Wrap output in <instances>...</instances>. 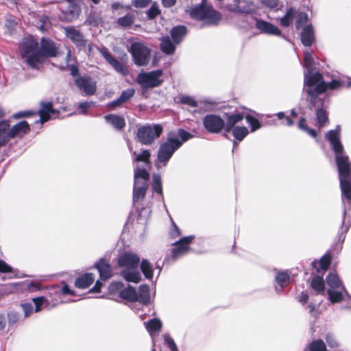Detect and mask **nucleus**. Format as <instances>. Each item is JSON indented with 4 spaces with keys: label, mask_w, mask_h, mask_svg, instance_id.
Instances as JSON below:
<instances>
[{
    "label": "nucleus",
    "mask_w": 351,
    "mask_h": 351,
    "mask_svg": "<svg viewBox=\"0 0 351 351\" xmlns=\"http://www.w3.org/2000/svg\"><path fill=\"white\" fill-rule=\"evenodd\" d=\"M326 139L330 143L335 154V160L338 170L342 196L351 200V162L341 141V127L337 125L334 130L328 131Z\"/></svg>",
    "instance_id": "1"
},
{
    "label": "nucleus",
    "mask_w": 351,
    "mask_h": 351,
    "mask_svg": "<svg viewBox=\"0 0 351 351\" xmlns=\"http://www.w3.org/2000/svg\"><path fill=\"white\" fill-rule=\"evenodd\" d=\"M193 137V134L182 128L178 130L177 136L173 132H169L166 141L160 145L157 153V160L154 163L155 167L158 169L166 167L174 153L182 147L183 143Z\"/></svg>",
    "instance_id": "2"
},
{
    "label": "nucleus",
    "mask_w": 351,
    "mask_h": 351,
    "mask_svg": "<svg viewBox=\"0 0 351 351\" xmlns=\"http://www.w3.org/2000/svg\"><path fill=\"white\" fill-rule=\"evenodd\" d=\"M149 173L145 168L136 167L134 172V185L132 191V202L134 207L145 198L149 188Z\"/></svg>",
    "instance_id": "3"
},
{
    "label": "nucleus",
    "mask_w": 351,
    "mask_h": 351,
    "mask_svg": "<svg viewBox=\"0 0 351 351\" xmlns=\"http://www.w3.org/2000/svg\"><path fill=\"white\" fill-rule=\"evenodd\" d=\"M351 87V79L349 77H338L332 78L330 82H325L322 74L311 87V93L317 96L326 97L324 95L328 90H338L342 87Z\"/></svg>",
    "instance_id": "4"
},
{
    "label": "nucleus",
    "mask_w": 351,
    "mask_h": 351,
    "mask_svg": "<svg viewBox=\"0 0 351 351\" xmlns=\"http://www.w3.org/2000/svg\"><path fill=\"white\" fill-rule=\"evenodd\" d=\"M303 94L305 95V100L308 103V108L315 112L317 124L319 127H322L328 121L326 97L315 95L311 93V91L305 92Z\"/></svg>",
    "instance_id": "5"
},
{
    "label": "nucleus",
    "mask_w": 351,
    "mask_h": 351,
    "mask_svg": "<svg viewBox=\"0 0 351 351\" xmlns=\"http://www.w3.org/2000/svg\"><path fill=\"white\" fill-rule=\"evenodd\" d=\"M21 55L26 59V63L32 69H37L38 64L44 62L38 43L34 40H29L22 45Z\"/></svg>",
    "instance_id": "6"
},
{
    "label": "nucleus",
    "mask_w": 351,
    "mask_h": 351,
    "mask_svg": "<svg viewBox=\"0 0 351 351\" xmlns=\"http://www.w3.org/2000/svg\"><path fill=\"white\" fill-rule=\"evenodd\" d=\"M304 62L306 71L304 73L302 93L311 91V87L317 80L320 78L322 74L319 71H316L313 58L308 51L304 52Z\"/></svg>",
    "instance_id": "7"
},
{
    "label": "nucleus",
    "mask_w": 351,
    "mask_h": 351,
    "mask_svg": "<svg viewBox=\"0 0 351 351\" xmlns=\"http://www.w3.org/2000/svg\"><path fill=\"white\" fill-rule=\"evenodd\" d=\"M163 128L160 124H147L140 126L137 129L136 138L144 145H150L156 138L162 134Z\"/></svg>",
    "instance_id": "8"
},
{
    "label": "nucleus",
    "mask_w": 351,
    "mask_h": 351,
    "mask_svg": "<svg viewBox=\"0 0 351 351\" xmlns=\"http://www.w3.org/2000/svg\"><path fill=\"white\" fill-rule=\"evenodd\" d=\"M163 75L162 69H157L149 72H141L136 77V82L143 90L154 88L160 86L162 80L160 79Z\"/></svg>",
    "instance_id": "9"
},
{
    "label": "nucleus",
    "mask_w": 351,
    "mask_h": 351,
    "mask_svg": "<svg viewBox=\"0 0 351 351\" xmlns=\"http://www.w3.org/2000/svg\"><path fill=\"white\" fill-rule=\"evenodd\" d=\"M129 52L136 65L144 66L148 64L151 56V49L143 43L138 42L132 43Z\"/></svg>",
    "instance_id": "10"
},
{
    "label": "nucleus",
    "mask_w": 351,
    "mask_h": 351,
    "mask_svg": "<svg viewBox=\"0 0 351 351\" xmlns=\"http://www.w3.org/2000/svg\"><path fill=\"white\" fill-rule=\"evenodd\" d=\"M204 129L210 134H225V119L219 114H207L202 119Z\"/></svg>",
    "instance_id": "11"
},
{
    "label": "nucleus",
    "mask_w": 351,
    "mask_h": 351,
    "mask_svg": "<svg viewBox=\"0 0 351 351\" xmlns=\"http://www.w3.org/2000/svg\"><path fill=\"white\" fill-rule=\"evenodd\" d=\"M194 239V235L185 236L173 243L174 247L171 250V258L173 261L186 255L189 252L191 249L189 245Z\"/></svg>",
    "instance_id": "12"
},
{
    "label": "nucleus",
    "mask_w": 351,
    "mask_h": 351,
    "mask_svg": "<svg viewBox=\"0 0 351 351\" xmlns=\"http://www.w3.org/2000/svg\"><path fill=\"white\" fill-rule=\"evenodd\" d=\"M74 84L86 96L93 95L97 92V83L90 75L78 76Z\"/></svg>",
    "instance_id": "13"
},
{
    "label": "nucleus",
    "mask_w": 351,
    "mask_h": 351,
    "mask_svg": "<svg viewBox=\"0 0 351 351\" xmlns=\"http://www.w3.org/2000/svg\"><path fill=\"white\" fill-rule=\"evenodd\" d=\"M99 51L104 58L117 73L123 76H126L129 74V70L127 66L116 59L106 47H101Z\"/></svg>",
    "instance_id": "14"
},
{
    "label": "nucleus",
    "mask_w": 351,
    "mask_h": 351,
    "mask_svg": "<svg viewBox=\"0 0 351 351\" xmlns=\"http://www.w3.org/2000/svg\"><path fill=\"white\" fill-rule=\"evenodd\" d=\"M140 257L138 254L127 252L122 254L117 260V265L124 269H136L139 263Z\"/></svg>",
    "instance_id": "15"
},
{
    "label": "nucleus",
    "mask_w": 351,
    "mask_h": 351,
    "mask_svg": "<svg viewBox=\"0 0 351 351\" xmlns=\"http://www.w3.org/2000/svg\"><path fill=\"white\" fill-rule=\"evenodd\" d=\"M225 117V134L226 136L228 134L230 133L234 128L237 127L238 123H241L245 118L243 112L239 111H234L233 112L224 113Z\"/></svg>",
    "instance_id": "16"
},
{
    "label": "nucleus",
    "mask_w": 351,
    "mask_h": 351,
    "mask_svg": "<svg viewBox=\"0 0 351 351\" xmlns=\"http://www.w3.org/2000/svg\"><path fill=\"white\" fill-rule=\"evenodd\" d=\"M66 36L69 38L78 48H83L86 46L87 40L84 38L83 34L74 27L70 26L64 29Z\"/></svg>",
    "instance_id": "17"
},
{
    "label": "nucleus",
    "mask_w": 351,
    "mask_h": 351,
    "mask_svg": "<svg viewBox=\"0 0 351 351\" xmlns=\"http://www.w3.org/2000/svg\"><path fill=\"white\" fill-rule=\"evenodd\" d=\"M39 49L44 58H54L58 55V49L56 47L55 43L48 38H41Z\"/></svg>",
    "instance_id": "18"
},
{
    "label": "nucleus",
    "mask_w": 351,
    "mask_h": 351,
    "mask_svg": "<svg viewBox=\"0 0 351 351\" xmlns=\"http://www.w3.org/2000/svg\"><path fill=\"white\" fill-rule=\"evenodd\" d=\"M94 267L99 272V278L101 280H107L112 276L111 265L105 258H100L96 261Z\"/></svg>",
    "instance_id": "19"
},
{
    "label": "nucleus",
    "mask_w": 351,
    "mask_h": 351,
    "mask_svg": "<svg viewBox=\"0 0 351 351\" xmlns=\"http://www.w3.org/2000/svg\"><path fill=\"white\" fill-rule=\"evenodd\" d=\"M255 26L261 33L284 37L281 34V31L270 22L256 19Z\"/></svg>",
    "instance_id": "20"
},
{
    "label": "nucleus",
    "mask_w": 351,
    "mask_h": 351,
    "mask_svg": "<svg viewBox=\"0 0 351 351\" xmlns=\"http://www.w3.org/2000/svg\"><path fill=\"white\" fill-rule=\"evenodd\" d=\"M332 256L330 251L325 253L319 260H314L311 266L318 274L324 273L331 264Z\"/></svg>",
    "instance_id": "21"
},
{
    "label": "nucleus",
    "mask_w": 351,
    "mask_h": 351,
    "mask_svg": "<svg viewBox=\"0 0 351 351\" xmlns=\"http://www.w3.org/2000/svg\"><path fill=\"white\" fill-rule=\"evenodd\" d=\"M31 131V128L27 121L23 120L14 124L12 127L10 126V134L11 139L16 137L21 138L27 134Z\"/></svg>",
    "instance_id": "22"
},
{
    "label": "nucleus",
    "mask_w": 351,
    "mask_h": 351,
    "mask_svg": "<svg viewBox=\"0 0 351 351\" xmlns=\"http://www.w3.org/2000/svg\"><path fill=\"white\" fill-rule=\"evenodd\" d=\"M343 213H342V222L341 226L339 228V233L337 234V241L335 243L334 247L336 249H338L339 250H341L342 248L343 243H344L346 235L350 228V225H346L344 227L345 225V220L346 217V205L344 202H343Z\"/></svg>",
    "instance_id": "23"
},
{
    "label": "nucleus",
    "mask_w": 351,
    "mask_h": 351,
    "mask_svg": "<svg viewBox=\"0 0 351 351\" xmlns=\"http://www.w3.org/2000/svg\"><path fill=\"white\" fill-rule=\"evenodd\" d=\"M222 19V15L217 10L213 9L212 7L208 11L204 22L201 24L200 27L203 28L206 26H217Z\"/></svg>",
    "instance_id": "24"
},
{
    "label": "nucleus",
    "mask_w": 351,
    "mask_h": 351,
    "mask_svg": "<svg viewBox=\"0 0 351 351\" xmlns=\"http://www.w3.org/2000/svg\"><path fill=\"white\" fill-rule=\"evenodd\" d=\"M204 1V0H203L202 3L197 4L191 8L189 14L192 19L199 21H203L204 19L211 6L205 4Z\"/></svg>",
    "instance_id": "25"
},
{
    "label": "nucleus",
    "mask_w": 351,
    "mask_h": 351,
    "mask_svg": "<svg viewBox=\"0 0 351 351\" xmlns=\"http://www.w3.org/2000/svg\"><path fill=\"white\" fill-rule=\"evenodd\" d=\"M301 43L305 47H311L315 41V32L312 25L304 27L300 34Z\"/></svg>",
    "instance_id": "26"
},
{
    "label": "nucleus",
    "mask_w": 351,
    "mask_h": 351,
    "mask_svg": "<svg viewBox=\"0 0 351 351\" xmlns=\"http://www.w3.org/2000/svg\"><path fill=\"white\" fill-rule=\"evenodd\" d=\"M188 32L187 27L184 25L173 27L170 30V36L174 43L179 45L184 39Z\"/></svg>",
    "instance_id": "27"
},
{
    "label": "nucleus",
    "mask_w": 351,
    "mask_h": 351,
    "mask_svg": "<svg viewBox=\"0 0 351 351\" xmlns=\"http://www.w3.org/2000/svg\"><path fill=\"white\" fill-rule=\"evenodd\" d=\"M228 10L238 14H250V8L245 4L243 0H234L232 3L226 5Z\"/></svg>",
    "instance_id": "28"
},
{
    "label": "nucleus",
    "mask_w": 351,
    "mask_h": 351,
    "mask_svg": "<svg viewBox=\"0 0 351 351\" xmlns=\"http://www.w3.org/2000/svg\"><path fill=\"white\" fill-rule=\"evenodd\" d=\"M290 281V276L288 271H278L275 276V282L280 287V288L275 287L276 291L280 293L289 284Z\"/></svg>",
    "instance_id": "29"
},
{
    "label": "nucleus",
    "mask_w": 351,
    "mask_h": 351,
    "mask_svg": "<svg viewBox=\"0 0 351 351\" xmlns=\"http://www.w3.org/2000/svg\"><path fill=\"white\" fill-rule=\"evenodd\" d=\"M80 14V8L75 3H71L68 8L62 12L61 19L66 22H71L76 19Z\"/></svg>",
    "instance_id": "30"
},
{
    "label": "nucleus",
    "mask_w": 351,
    "mask_h": 351,
    "mask_svg": "<svg viewBox=\"0 0 351 351\" xmlns=\"http://www.w3.org/2000/svg\"><path fill=\"white\" fill-rule=\"evenodd\" d=\"M11 140L10 134V121H0V145L5 146Z\"/></svg>",
    "instance_id": "31"
},
{
    "label": "nucleus",
    "mask_w": 351,
    "mask_h": 351,
    "mask_svg": "<svg viewBox=\"0 0 351 351\" xmlns=\"http://www.w3.org/2000/svg\"><path fill=\"white\" fill-rule=\"evenodd\" d=\"M176 45L169 36H162L160 39V50L167 56L173 55L175 53Z\"/></svg>",
    "instance_id": "32"
},
{
    "label": "nucleus",
    "mask_w": 351,
    "mask_h": 351,
    "mask_svg": "<svg viewBox=\"0 0 351 351\" xmlns=\"http://www.w3.org/2000/svg\"><path fill=\"white\" fill-rule=\"evenodd\" d=\"M94 282V275L91 273H85L77 277L75 280V287L79 289H86Z\"/></svg>",
    "instance_id": "33"
},
{
    "label": "nucleus",
    "mask_w": 351,
    "mask_h": 351,
    "mask_svg": "<svg viewBox=\"0 0 351 351\" xmlns=\"http://www.w3.org/2000/svg\"><path fill=\"white\" fill-rule=\"evenodd\" d=\"M104 119L117 130H121L125 126V121L120 115L109 114L104 116Z\"/></svg>",
    "instance_id": "34"
},
{
    "label": "nucleus",
    "mask_w": 351,
    "mask_h": 351,
    "mask_svg": "<svg viewBox=\"0 0 351 351\" xmlns=\"http://www.w3.org/2000/svg\"><path fill=\"white\" fill-rule=\"evenodd\" d=\"M119 296L123 300L130 302H135L138 300V293L136 289L131 285L123 287L119 294Z\"/></svg>",
    "instance_id": "35"
},
{
    "label": "nucleus",
    "mask_w": 351,
    "mask_h": 351,
    "mask_svg": "<svg viewBox=\"0 0 351 351\" xmlns=\"http://www.w3.org/2000/svg\"><path fill=\"white\" fill-rule=\"evenodd\" d=\"M40 109L38 113L40 116L38 121L43 123L50 119V112L52 110V102L40 101Z\"/></svg>",
    "instance_id": "36"
},
{
    "label": "nucleus",
    "mask_w": 351,
    "mask_h": 351,
    "mask_svg": "<svg viewBox=\"0 0 351 351\" xmlns=\"http://www.w3.org/2000/svg\"><path fill=\"white\" fill-rule=\"evenodd\" d=\"M150 289L149 286L146 284L141 285L138 287V300L139 303L144 306L149 304L150 302Z\"/></svg>",
    "instance_id": "37"
},
{
    "label": "nucleus",
    "mask_w": 351,
    "mask_h": 351,
    "mask_svg": "<svg viewBox=\"0 0 351 351\" xmlns=\"http://www.w3.org/2000/svg\"><path fill=\"white\" fill-rule=\"evenodd\" d=\"M328 299L332 304L339 303L343 300L345 294L344 291L339 289H328Z\"/></svg>",
    "instance_id": "38"
},
{
    "label": "nucleus",
    "mask_w": 351,
    "mask_h": 351,
    "mask_svg": "<svg viewBox=\"0 0 351 351\" xmlns=\"http://www.w3.org/2000/svg\"><path fill=\"white\" fill-rule=\"evenodd\" d=\"M132 269H123L121 272V276L128 282L138 283L141 280V276L138 271Z\"/></svg>",
    "instance_id": "39"
},
{
    "label": "nucleus",
    "mask_w": 351,
    "mask_h": 351,
    "mask_svg": "<svg viewBox=\"0 0 351 351\" xmlns=\"http://www.w3.org/2000/svg\"><path fill=\"white\" fill-rule=\"evenodd\" d=\"M140 263V269L145 278L152 280L154 276V268L152 263L147 259H143Z\"/></svg>",
    "instance_id": "40"
},
{
    "label": "nucleus",
    "mask_w": 351,
    "mask_h": 351,
    "mask_svg": "<svg viewBox=\"0 0 351 351\" xmlns=\"http://www.w3.org/2000/svg\"><path fill=\"white\" fill-rule=\"evenodd\" d=\"M304 351H327V346L322 339H317L308 343Z\"/></svg>",
    "instance_id": "41"
},
{
    "label": "nucleus",
    "mask_w": 351,
    "mask_h": 351,
    "mask_svg": "<svg viewBox=\"0 0 351 351\" xmlns=\"http://www.w3.org/2000/svg\"><path fill=\"white\" fill-rule=\"evenodd\" d=\"M326 283L329 286V289H341L345 287L340 278L337 274L330 272L326 276Z\"/></svg>",
    "instance_id": "42"
},
{
    "label": "nucleus",
    "mask_w": 351,
    "mask_h": 351,
    "mask_svg": "<svg viewBox=\"0 0 351 351\" xmlns=\"http://www.w3.org/2000/svg\"><path fill=\"white\" fill-rule=\"evenodd\" d=\"M132 156H134V162H142L145 164L150 163L151 153L148 149H143L142 152L139 154H137L136 152H133Z\"/></svg>",
    "instance_id": "43"
},
{
    "label": "nucleus",
    "mask_w": 351,
    "mask_h": 351,
    "mask_svg": "<svg viewBox=\"0 0 351 351\" xmlns=\"http://www.w3.org/2000/svg\"><path fill=\"white\" fill-rule=\"evenodd\" d=\"M152 188L153 192L159 194L162 200L164 201L161 177L158 173H154L152 176Z\"/></svg>",
    "instance_id": "44"
},
{
    "label": "nucleus",
    "mask_w": 351,
    "mask_h": 351,
    "mask_svg": "<svg viewBox=\"0 0 351 351\" xmlns=\"http://www.w3.org/2000/svg\"><path fill=\"white\" fill-rule=\"evenodd\" d=\"M233 137L238 142H241L249 134V130L245 126H237L230 131Z\"/></svg>",
    "instance_id": "45"
},
{
    "label": "nucleus",
    "mask_w": 351,
    "mask_h": 351,
    "mask_svg": "<svg viewBox=\"0 0 351 351\" xmlns=\"http://www.w3.org/2000/svg\"><path fill=\"white\" fill-rule=\"evenodd\" d=\"M311 287L317 293H324L325 283L323 277L319 275L314 276L311 280Z\"/></svg>",
    "instance_id": "46"
},
{
    "label": "nucleus",
    "mask_w": 351,
    "mask_h": 351,
    "mask_svg": "<svg viewBox=\"0 0 351 351\" xmlns=\"http://www.w3.org/2000/svg\"><path fill=\"white\" fill-rule=\"evenodd\" d=\"M297 12L295 8H289L285 14L280 19V25L283 27H289L294 19Z\"/></svg>",
    "instance_id": "47"
},
{
    "label": "nucleus",
    "mask_w": 351,
    "mask_h": 351,
    "mask_svg": "<svg viewBox=\"0 0 351 351\" xmlns=\"http://www.w3.org/2000/svg\"><path fill=\"white\" fill-rule=\"evenodd\" d=\"M245 119L250 127L251 132H254L262 127V124L260 121L256 117L251 114H247L245 115Z\"/></svg>",
    "instance_id": "48"
},
{
    "label": "nucleus",
    "mask_w": 351,
    "mask_h": 351,
    "mask_svg": "<svg viewBox=\"0 0 351 351\" xmlns=\"http://www.w3.org/2000/svg\"><path fill=\"white\" fill-rule=\"evenodd\" d=\"M145 326L149 332H158L162 328V322L159 319L153 318L145 323Z\"/></svg>",
    "instance_id": "49"
},
{
    "label": "nucleus",
    "mask_w": 351,
    "mask_h": 351,
    "mask_svg": "<svg viewBox=\"0 0 351 351\" xmlns=\"http://www.w3.org/2000/svg\"><path fill=\"white\" fill-rule=\"evenodd\" d=\"M134 21V16L132 14H127L117 19V24L122 27H130Z\"/></svg>",
    "instance_id": "50"
},
{
    "label": "nucleus",
    "mask_w": 351,
    "mask_h": 351,
    "mask_svg": "<svg viewBox=\"0 0 351 351\" xmlns=\"http://www.w3.org/2000/svg\"><path fill=\"white\" fill-rule=\"evenodd\" d=\"M325 339L327 345L330 348H337L339 346V343H338L335 335L330 332H328L325 335Z\"/></svg>",
    "instance_id": "51"
},
{
    "label": "nucleus",
    "mask_w": 351,
    "mask_h": 351,
    "mask_svg": "<svg viewBox=\"0 0 351 351\" xmlns=\"http://www.w3.org/2000/svg\"><path fill=\"white\" fill-rule=\"evenodd\" d=\"M147 16L149 19L152 20L156 18L160 14V10L156 3H154L146 12Z\"/></svg>",
    "instance_id": "52"
},
{
    "label": "nucleus",
    "mask_w": 351,
    "mask_h": 351,
    "mask_svg": "<svg viewBox=\"0 0 351 351\" xmlns=\"http://www.w3.org/2000/svg\"><path fill=\"white\" fill-rule=\"evenodd\" d=\"M308 20V16L306 12H301L298 14L296 21L295 28L300 29Z\"/></svg>",
    "instance_id": "53"
},
{
    "label": "nucleus",
    "mask_w": 351,
    "mask_h": 351,
    "mask_svg": "<svg viewBox=\"0 0 351 351\" xmlns=\"http://www.w3.org/2000/svg\"><path fill=\"white\" fill-rule=\"evenodd\" d=\"M8 322L9 327L14 326L20 318V314L14 311H11L8 313Z\"/></svg>",
    "instance_id": "54"
},
{
    "label": "nucleus",
    "mask_w": 351,
    "mask_h": 351,
    "mask_svg": "<svg viewBox=\"0 0 351 351\" xmlns=\"http://www.w3.org/2000/svg\"><path fill=\"white\" fill-rule=\"evenodd\" d=\"M163 338L170 351H179L175 341L171 337H170L168 334H165Z\"/></svg>",
    "instance_id": "55"
},
{
    "label": "nucleus",
    "mask_w": 351,
    "mask_h": 351,
    "mask_svg": "<svg viewBox=\"0 0 351 351\" xmlns=\"http://www.w3.org/2000/svg\"><path fill=\"white\" fill-rule=\"evenodd\" d=\"M124 283L121 281L112 282L108 286V291L110 293H120L121 290L123 289Z\"/></svg>",
    "instance_id": "56"
},
{
    "label": "nucleus",
    "mask_w": 351,
    "mask_h": 351,
    "mask_svg": "<svg viewBox=\"0 0 351 351\" xmlns=\"http://www.w3.org/2000/svg\"><path fill=\"white\" fill-rule=\"evenodd\" d=\"M180 101L182 104L188 105L191 107H197L198 104L195 99L189 95H182L180 98Z\"/></svg>",
    "instance_id": "57"
},
{
    "label": "nucleus",
    "mask_w": 351,
    "mask_h": 351,
    "mask_svg": "<svg viewBox=\"0 0 351 351\" xmlns=\"http://www.w3.org/2000/svg\"><path fill=\"white\" fill-rule=\"evenodd\" d=\"M134 93L135 91L133 88H128L122 91L119 98L123 103H125L132 98Z\"/></svg>",
    "instance_id": "58"
},
{
    "label": "nucleus",
    "mask_w": 351,
    "mask_h": 351,
    "mask_svg": "<svg viewBox=\"0 0 351 351\" xmlns=\"http://www.w3.org/2000/svg\"><path fill=\"white\" fill-rule=\"evenodd\" d=\"M45 300L46 299L44 296H40L32 299L35 306L36 312H39L42 310L43 305L44 304Z\"/></svg>",
    "instance_id": "59"
},
{
    "label": "nucleus",
    "mask_w": 351,
    "mask_h": 351,
    "mask_svg": "<svg viewBox=\"0 0 351 351\" xmlns=\"http://www.w3.org/2000/svg\"><path fill=\"white\" fill-rule=\"evenodd\" d=\"M342 290L344 291L345 297L343 300L346 303L345 305L341 306V309H350L351 308V295L347 291L346 287H342Z\"/></svg>",
    "instance_id": "60"
},
{
    "label": "nucleus",
    "mask_w": 351,
    "mask_h": 351,
    "mask_svg": "<svg viewBox=\"0 0 351 351\" xmlns=\"http://www.w3.org/2000/svg\"><path fill=\"white\" fill-rule=\"evenodd\" d=\"M55 289H56V292L61 291V293L63 295H74V294H75V291L71 289L70 287L66 283H64L62 288H60L59 287H56L55 288Z\"/></svg>",
    "instance_id": "61"
},
{
    "label": "nucleus",
    "mask_w": 351,
    "mask_h": 351,
    "mask_svg": "<svg viewBox=\"0 0 351 351\" xmlns=\"http://www.w3.org/2000/svg\"><path fill=\"white\" fill-rule=\"evenodd\" d=\"M151 0H132V5L136 8H143L147 7Z\"/></svg>",
    "instance_id": "62"
},
{
    "label": "nucleus",
    "mask_w": 351,
    "mask_h": 351,
    "mask_svg": "<svg viewBox=\"0 0 351 351\" xmlns=\"http://www.w3.org/2000/svg\"><path fill=\"white\" fill-rule=\"evenodd\" d=\"M200 102L204 104V107L206 108L207 110H213L217 105V102L211 99H205Z\"/></svg>",
    "instance_id": "63"
},
{
    "label": "nucleus",
    "mask_w": 351,
    "mask_h": 351,
    "mask_svg": "<svg viewBox=\"0 0 351 351\" xmlns=\"http://www.w3.org/2000/svg\"><path fill=\"white\" fill-rule=\"evenodd\" d=\"M27 289L30 292L39 291L41 289V285L37 282H29L27 283Z\"/></svg>",
    "instance_id": "64"
}]
</instances>
